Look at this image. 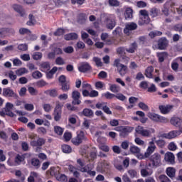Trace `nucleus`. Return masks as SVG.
<instances>
[{
  "label": "nucleus",
  "mask_w": 182,
  "mask_h": 182,
  "mask_svg": "<svg viewBox=\"0 0 182 182\" xmlns=\"http://www.w3.org/2000/svg\"><path fill=\"white\" fill-rule=\"evenodd\" d=\"M2 95L4 97H13V99H18V94L16 93L11 87H6L3 89Z\"/></svg>",
  "instance_id": "7"
},
{
  "label": "nucleus",
  "mask_w": 182,
  "mask_h": 182,
  "mask_svg": "<svg viewBox=\"0 0 182 182\" xmlns=\"http://www.w3.org/2000/svg\"><path fill=\"white\" fill-rule=\"evenodd\" d=\"M148 117L153 120L154 122H157L159 123H168V119L161 115L157 114L156 113H149Z\"/></svg>",
  "instance_id": "5"
},
{
  "label": "nucleus",
  "mask_w": 182,
  "mask_h": 182,
  "mask_svg": "<svg viewBox=\"0 0 182 182\" xmlns=\"http://www.w3.org/2000/svg\"><path fill=\"white\" fill-rule=\"evenodd\" d=\"M136 116H139V117H141L140 119H139V117H134L132 119L133 120H135L136 122H141V123H146L148 120L147 117H146V114L142 112V111H136Z\"/></svg>",
  "instance_id": "11"
},
{
  "label": "nucleus",
  "mask_w": 182,
  "mask_h": 182,
  "mask_svg": "<svg viewBox=\"0 0 182 182\" xmlns=\"http://www.w3.org/2000/svg\"><path fill=\"white\" fill-rule=\"evenodd\" d=\"M24 109L25 110H27L28 112H32L33 109H35V107L33 104H26L24 105Z\"/></svg>",
  "instance_id": "57"
},
{
  "label": "nucleus",
  "mask_w": 182,
  "mask_h": 182,
  "mask_svg": "<svg viewBox=\"0 0 182 182\" xmlns=\"http://www.w3.org/2000/svg\"><path fill=\"white\" fill-rule=\"evenodd\" d=\"M173 29V31H176V32H182V24L178 23L174 25Z\"/></svg>",
  "instance_id": "58"
},
{
  "label": "nucleus",
  "mask_w": 182,
  "mask_h": 182,
  "mask_svg": "<svg viewBox=\"0 0 182 182\" xmlns=\"http://www.w3.org/2000/svg\"><path fill=\"white\" fill-rule=\"evenodd\" d=\"M30 164L32 166V167L38 170V168L41 167V161L36 158H33L30 161Z\"/></svg>",
  "instance_id": "30"
},
{
  "label": "nucleus",
  "mask_w": 182,
  "mask_h": 182,
  "mask_svg": "<svg viewBox=\"0 0 182 182\" xmlns=\"http://www.w3.org/2000/svg\"><path fill=\"white\" fill-rule=\"evenodd\" d=\"M149 160L153 167H159L161 164V155L159 153H155L150 156Z\"/></svg>",
  "instance_id": "6"
},
{
  "label": "nucleus",
  "mask_w": 182,
  "mask_h": 182,
  "mask_svg": "<svg viewBox=\"0 0 182 182\" xmlns=\"http://www.w3.org/2000/svg\"><path fill=\"white\" fill-rule=\"evenodd\" d=\"M63 137H64L65 141H70V139H72V133L65 132Z\"/></svg>",
  "instance_id": "64"
},
{
  "label": "nucleus",
  "mask_w": 182,
  "mask_h": 182,
  "mask_svg": "<svg viewBox=\"0 0 182 182\" xmlns=\"http://www.w3.org/2000/svg\"><path fill=\"white\" fill-rule=\"evenodd\" d=\"M135 132L137 134L143 136V137H150V136H151V131H150V129H146L141 126H138L135 129Z\"/></svg>",
  "instance_id": "8"
},
{
  "label": "nucleus",
  "mask_w": 182,
  "mask_h": 182,
  "mask_svg": "<svg viewBox=\"0 0 182 182\" xmlns=\"http://www.w3.org/2000/svg\"><path fill=\"white\" fill-rule=\"evenodd\" d=\"M159 180L161 182H171L170 178H168V177H167L166 175H161L159 176Z\"/></svg>",
  "instance_id": "59"
},
{
  "label": "nucleus",
  "mask_w": 182,
  "mask_h": 182,
  "mask_svg": "<svg viewBox=\"0 0 182 182\" xmlns=\"http://www.w3.org/2000/svg\"><path fill=\"white\" fill-rule=\"evenodd\" d=\"M28 72V70L26 68H20L17 70H16V75L17 76H22L23 75H25Z\"/></svg>",
  "instance_id": "50"
},
{
  "label": "nucleus",
  "mask_w": 182,
  "mask_h": 182,
  "mask_svg": "<svg viewBox=\"0 0 182 182\" xmlns=\"http://www.w3.org/2000/svg\"><path fill=\"white\" fill-rule=\"evenodd\" d=\"M138 42L139 45H144V43L147 42V38H146V36H140L138 38Z\"/></svg>",
  "instance_id": "61"
},
{
  "label": "nucleus",
  "mask_w": 182,
  "mask_h": 182,
  "mask_svg": "<svg viewBox=\"0 0 182 182\" xmlns=\"http://www.w3.org/2000/svg\"><path fill=\"white\" fill-rule=\"evenodd\" d=\"M50 70V64L48 62H44L41 64V72H48Z\"/></svg>",
  "instance_id": "34"
},
{
  "label": "nucleus",
  "mask_w": 182,
  "mask_h": 182,
  "mask_svg": "<svg viewBox=\"0 0 182 182\" xmlns=\"http://www.w3.org/2000/svg\"><path fill=\"white\" fill-rule=\"evenodd\" d=\"M168 41L166 37H162L158 41V46H167Z\"/></svg>",
  "instance_id": "38"
},
{
  "label": "nucleus",
  "mask_w": 182,
  "mask_h": 182,
  "mask_svg": "<svg viewBox=\"0 0 182 182\" xmlns=\"http://www.w3.org/2000/svg\"><path fill=\"white\" fill-rule=\"evenodd\" d=\"M168 150H171V151H176L177 150V145L174 142H170L168 145Z\"/></svg>",
  "instance_id": "54"
},
{
  "label": "nucleus",
  "mask_w": 182,
  "mask_h": 182,
  "mask_svg": "<svg viewBox=\"0 0 182 182\" xmlns=\"http://www.w3.org/2000/svg\"><path fill=\"white\" fill-rule=\"evenodd\" d=\"M156 144H154V141H151L149 142V146H148L146 151L145 152V157L149 158L153 153H154L156 150Z\"/></svg>",
  "instance_id": "14"
},
{
  "label": "nucleus",
  "mask_w": 182,
  "mask_h": 182,
  "mask_svg": "<svg viewBox=\"0 0 182 182\" xmlns=\"http://www.w3.org/2000/svg\"><path fill=\"white\" fill-rule=\"evenodd\" d=\"M14 161L16 164H18V165L22 164V163L25 161V156L17 154L15 157Z\"/></svg>",
  "instance_id": "33"
},
{
  "label": "nucleus",
  "mask_w": 182,
  "mask_h": 182,
  "mask_svg": "<svg viewBox=\"0 0 182 182\" xmlns=\"http://www.w3.org/2000/svg\"><path fill=\"white\" fill-rule=\"evenodd\" d=\"M20 35H31V30L25 28H22L19 29Z\"/></svg>",
  "instance_id": "51"
},
{
  "label": "nucleus",
  "mask_w": 182,
  "mask_h": 182,
  "mask_svg": "<svg viewBox=\"0 0 182 182\" xmlns=\"http://www.w3.org/2000/svg\"><path fill=\"white\" fill-rule=\"evenodd\" d=\"M97 109H101L106 114H112V110L107 107V102H101L95 105Z\"/></svg>",
  "instance_id": "10"
},
{
  "label": "nucleus",
  "mask_w": 182,
  "mask_h": 182,
  "mask_svg": "<svg viewBox=\"0 0 182 182\" xmlns=\"http://www.w3.org/2000/svg\"><path fill=\"white\" fill-rule=\"evenodd\" d=\"M177 136H178L177 131H171L169 133L162 134V137L164 139H175Z\"/></svg>",
  "instance_id": "28"
},
{
  "label": "nucleus",
  "mask_w": 182,
  "mask_h": 182,
  "mask_svg": "<svg viewBox=\"0 0 182 182\" xmlns=\"http://www.w3.org/2000/svg\"><path fill=\"white\" fill-rule=\"evenodd\" d=\"M171 1H166L163 8L161 9V12L164 16H168L170 15V5H171Z\"/></svg>",
  "instance_id": "17"
},
{
  "label": "nucleus",
  "mask_w": 182,
  "mask_h": 182,
  "mask_svg": "<svg viewBox=\"0 0 182 182\" xmlns=\"http://www.w3.org/2000/svg\"><path fill=\"white\" fill-rule=\"evenodd\" d=\"M43 109H44L45 112L47 113H49L50 110H52V106L50 104H44L43 105Z\"/></svg>",
  "instance_id": "60"
},
{
  "label": "nucleus",
  "mask_w": 182,
  "mask_h": 182,
  "mask_svg": "<svg viewBox=\"0 0 182 182\" xmlns=\"http://www.w3.org/2000/svg\"><path fill=\"white\" fill-rule=\"evenodd\" d=\"M54 36H62L65 35V29L58 28L53 33Z\"/></svg>",
  "instance_id": "48"
},
{
  "label": "nucleus",
  "mask_w": 182,
  "mask_h": 182,
  "mask_svg": "<svg viewBox=\"0 0 182 182\" xmlns=\"http://www.w3.org/2000/svg\"><path fill=\"white\" fill-rule=\"evenodd\" d=\"M100 38L101 41H103L106 45H112L113 43V41L109 38V33H102Z\"/></svg>",
  "instance_id": "22"
},
{
  "label": "nucleus",
  "mask_w": 182,
  "mask_h": 182,
  "mask_svg": "<svg viewBox=\"0 0 182 182\" xmlns=\"http://www.w3.org/2000/svg\"><path fill=\"white\" fill-rule=\"evenodd\" d=\"M80 116H85V117H89L90 119H92L93 116H95V114L93 113V110L92 109L89 108H85L82 112H80Z\"/></svg>",
  "instance_id": "19"
},
{
  "label": "nucleus",
  "mask_w": 182,
  "mask_h": 182,
  "mask_svg": "<svg viewBox=\"0 0 182 182\" xmlns=\"http://www.w3.org/2000/svg\"><path fill=\"white\" fill-rule=\"evenodd\" d=\"M32 76H33V79H41V77H42L43 75H42V73L37 70L32 73Z\"/></svg>",
  "instance_id": "56"
},
{
  "label": "nucleus",
  "mask_w": 182,
  "mask_h": 182,
  "mask_svg": "<svg viewBox=\"0 0 182 182\" xmlns=\"http://www.w3.org/2000/svg\"><path fill=\"white\" fill-rule=\"evenodd\" d=\"M129 151H131V153L132 154H139V153H140V148H139L136 146L133 145V146H130Z\"/></svg>",
  "instance_id": "43"
},
{
  "label": "nucleus",
  "mask_w": 182,
  "mask_h": 182,
  "mask_svg": "<svg viewBox=\"0 0 182 182\" xmlns=\"http://www.w3.org/2000/svg\"><path fill=\"white\" fill-rule=\"evenodd\" d=\"M102 96H104V97L108 99L109 100L114 99V97H116V95L111 93L110 92H107L102 94Z\"/></svg>",
  "instance_id": "49"
},
{
  "label": "nucleus",
  "mask_w": 182,
  "mask_h": 182,
  "mask_svg": "<svg viewBox=\"0 0 182 182\" xmlns=\"http://www.w3.org/2000/svg\"><path fill=\"white\" fill-rule=\"evenodd\" d=\"M49 171H50V176H54L55 178H56V176H58V174L59 173V171H58V169H56L54 167L50 168Z\"/></svg>",
  "instance_id": "55"
},
{
  "label": "nucleus",
  "mask_w": 182,
  "mask_h": 182,
  "mask_svg": "<svg viewBox=\"0 0 182 182\" xmlns=\"http://www.w3.org/2000/svg\"><path fill=\"white\" fill-rule=\"evenodd\" d=\"M28 19L29 21L26 23V25L28 26H33V25L36 23V20H35V17H33V14H29Z\"/></svg>",
  "instance_id": "37"
},
{
  "label": "nucleus",
  "mask_w": 182,
  "mask_h": 182,
  "mask_svg": "<svg viewBox=\"0 0 182 182\" xmlns=\"http://www.w3.org/2000/svg\"><path fill=\"white\" fill-rule=\"evenodd\" d=\"M133 131V127L129 126L119 127V136L120 137H127L129 133H132Z\"/></svg>",
  "instance_id": "9"
},
{
  "label": "nucleus",
  "mask_w": 182,
  "mask_h": 182,
  "mask_svg": "<svg viewBox=\"0 0 182 182\" xmlns=\"http://www.w3.org/2000/svg\"><path fill=\"white\" fill-rule=\"evenodd\" d=\"M63 128L59 127V126H55L54 127V132L55 134H58V136H62L63 134Z\"/></svg>",
  "instance_id": "45"
},
{
  "label": "nucleus",
  "mask_w": 182,
  "mask_h": 182,
  "mask_svg": "<svg viewBox=\"0 0 182 182\" xmlns=\"http://www.w3.org/2000/svg\"><path fill=\"white\" fill-rule=\"evenodd\" d=\"M80 171L82 173H87L90 177H95L96 176V171L90 170L89 165L85 166V168H81Z\"/></svg>",
  "instance_id": "23"
},
{
  "label": "nucleus",
  "mask_w": 182,
  "mask_h": 182,
  "mask_svg": "<svg viewBox=\"0 0 182 182\" xmlns=\"http://www.w3.org/2000/svg\"><path fill=\"white\" fill-rule=\"evenodd\" d=\"M62 151L63 153L69 154V153H72V147L69 145L64 144L62 146Z\"/></svg>",
  "instance_id": "41"
},
{
  "label": "nucleus",
  "mask_w": 182,
  "mask_h": 182,
  "mask_svg": "<svg viewBox=\"0 0 182 182\" xmlns=\"http://www.w3.org/2000/svg\"><path fill=\"white\" fill-rule=\"evenodd\" d=\"M171 124L175 127H182V119L177 117H173L170 120Z\"/></svg>",
  "instance_id": "18"
},
{
  "label": "nucleus",
  "mask_w": 182,
  "mask_h": 182,
  "mask_svg": "<svg viewBox=\"0 0 182 182\" xmlns=\"http://www.w3.org/2000/svg\"><path fill=\"white\" fill-rule=\"evenodd\" d=\"M93 60L98 68H102V66H103V63H102V60L100 58L94 57Z\"/></svg>",
  "instance_id": "52"
},
{
  "label": "nucleus",
  "mask_w": 182,
  "mask_h": 182,
  "mask_svg": "<svg viewBox=\"0 0 182 182\" xmlns=\"http://www.w3.org/2000/svg\"><path fill=\"white\" fill-rule=\"evenodd\" d=\"M138 107L141 110H144V112H149V110L150 109V108H149L148 105H146V103H144V102H139L138 104Z\"/></svg>",
  "instance_id": "46"
},
{
  "label": "nucleus",
  "mask_w": 182,
  "mask_h": 182,
  "mask_svg": "<svg viewBox=\"0 0 182 182\" xmlns=\"http://www.w3.org/2000/svg\"><path fill=\"white\" fill-rule=\"evenodd\" d=\"M137 29V24L136 23H128L125 25V28H124V33L125 35H130L131 31H136Z\"/></svg>",
  "instance_id": "12"
},
{
  "label": "nucleus",
  "mask_w": 182,
  "mask_h": 182,
  "mask_svg": "<svg viewBox=\"0 0 182 182\" xmlns=\"http://www.w3.org/2000/svg\"><path fill=\"white\" fill-rule=\"evenodd\" d=\"M164 160L166 163H169V164H174L176 160L174 154L171 152H166L164 156Z\"/></svg>",
  "instance_id": "16"
},
{
  "label": "nucleus",
  "mask_w": 182,
  "mask_h": 182,
  "mask_svg": "<svg viewBox=\"0 0 182 182\" xmlns=\"http://www.w3.org/2000/svg\"><path fill=\"white\" fill-rule=\"evenodd\" d=\"M28 90L31 96H36V95H38V90L35 89L33 87H28Z\"/></svg>",
  "instance_id": "53"
},
{
  "label": "nucleus",
  "mask_w": 182,
  "mask_h": 182,
  "mask_svg": "<svg viewBox=\"0 0 182 182\" xmlns=\"http://www.w3.org/2000/svg\"><path fill=\"white\" fill-rule=\"evenodd\" d=\"M173 105H160L159 106V110L162 114H168V113H170L173 109Z\"/></svg>",
  "instance_id": "15"
},
{
  "label": "nucleus",
  "mask_w": 182,
  "mask_h": 182,
  "mask_svg": "<svg viewBox=\"0 0 182 182\" xmlns=\"http://www.w3.org/2000/svg\"><path fill=\"white\" fill-rule=\"evenodd\" d=\"M72 105H80L82 103V101H80V92L77 90H75L72 92Z\"/></svg>",
  "instance_id": "13"
},
{
  "label": "nucleus",
  "mask_w": 182,
  "mask_h": 182,
  "mask_svg": "<svg viewBox=\"0 0 182 182\" xmlns=\"http://www.w3.org/2000/svg\"><path fill=\"white\" fill-rule=\"evenodd\" d=\"M159 14H160V10L156 7H153L149 10V15L152 18H156L159 16Z\"/></svg>",
  "instance_id": "32"
},
{
  "label": "nucleus",
  "mask_w": 182,
  "mask_h": 182,
  "mask_svg": "<svg viewBox=\"0 0 182 182\" xmlns=\"http://www.w3.org/2000/svg\"><path fill=\"white\" fill-rule=\"evenodd\" d=\"M124 18L127 21H130V19L133 18V9H132V8L128 7L126 9L124 12Z\"/></svg>",
  "instance_id": "26"
},
{
  "label": "nucleus",
  "mask_w": 182,
  "mask_h": 182,
  "mask_svg": "<svg viewBox=\"0 0 182 182\" xmlns=\"http://www.w3.org/2000/svg\"><path fill=\"white\" fill-rule=\"evenodd\" d=\"M79 36H77V33H69L64 36V39L65 41H76Z\"/></svg>",
  "instance_id": "25"
},
{
  "label": "nucleus",
  "mask_w": 182,
  "mask_h": 182,
  "mask_svg": "<svg viewBox=\"0 0 182 182\" xmlns=\"http://www.w3.org/2000/svg\"><path fill=\"white\" fill-rule=\"evenodd\" d=\"M33 58L34 59V60H39V59H42V53L36 52L33 55Z\"/></svg>",
  "instance_id": "63"
},
{
  "label": "nucleus",
  "mask_w": 182,
  "mask_h": 182,
  "mask_svg": "<svg viewBox=\"0 0 182 182\" xmlns=\"http://www.w3.org/2000/svg\"><path fill=\"white\" fill-rule=\"evenodd\" d=\"M55 63L56 65H59L60 66H62V65H65V60H63V58H62V57H58L55 59Z\"/></svg>",
  "instance_id": "62"
},
{
  "label": "nucleus",
  "mask_w": 182,
  "mask_h": 182,
  "mask_svg": "<svg viewBox=\"0 0 182 182\" xmlns=\"http://www.w3.org/2000/svg\"><path fill=\"white\" fill-rule=\"evenodd\" d=\"M166 174L170 178H174L176 177V168L173 167H168L166 168Z\"/></svg>",
  "instance_id": "31"
},
{
  "label": "nucleus",
  "mask_w": 182,
  "mask_h": 182,
  "mask_svg": "<svg viewBox=\"0 0 182 182\" xmlns=\"http://www.w3.org/2000/svg\"><path fill=\"white\" fill-rule=\"evenodd\" d=\"M90 69H92V66H90L89 63H84L78 67L79 72H81L82 73H86V72H89Z\"/></svg>",
  "instance_id": "20"
},
{
  "label": "nucleus",
  "mask_w": 182,
  "mask_h": 182,
  "mask_svg": "<svg viewBox=\"0 0 182 182\" xmlns=\"http://www.w3.org/2000/svg\"><path fill=\"white\" fill-rule=\"evenodd\" d=\"M102 22L105 25L107 29H113L116 26V21L112 18V15L104 14H102Z\"/></svg>",
  "instance_id": "1"
},
{
  "label": "nucleus",
  "mask_w": 182,
  "mask_h": 182,
  "mask_svg": "<svg viewBox=\"0 0 182 182\" xmlns=\"http://www.w3.org/2000/svg\"><path fill=\"white\" fill-rule=\"evenodd\" d=\"M150 38H151V39H153L154 38H156V36H161L163 35V32L159 31H151L149 33Z\"/></svg>",
  "instance_id": "39"
},
{
  "label": "nucleus",
  "mask_w": 182,
  "mask_h": 182,
  "mask_svg": "<svg viewBox=\"0 0 182 182\" xmlns=\"http://www.w3.org/2000/svg\"><path fill=\"white\" fill-rule=\"evenodd\" d=\"M109 90L112 92V93H119V92H120V86L116 84H110Z\"/></svg>",
  "instance_id": "35"
},
{
  "label": "nucleus",
  "mask_w": 182,
  "mask_h": 182,
  "mask_svg": "<svg viewBox=\"0 0 182 182\" xmlns=\"http://www.w3.org/2000/svg\"><path fill=\"white\" fill-rule=\"evenodd\" d=\"M36 86L37 87H45V86H48V82L43 80H40L36 82Z\"/></svg>",
  "instance_id": "47"
},
{
  "label": "nucleus",
  "mask_w": 182,
  "mask_h": 182,
  "mask_svg": "<svg viewBox=\"0 0 182 182\" xmlns=\"http://www.w3.org/2000/svg\"><path fill=\"white\" fill-rule=\"evenodd\" d=\"M53 116L55 122H59L62 118V111H54Z\"/></svg>",
  "instance_id": "40"
},
{
  "label": "nucleus",
  "mask_w": 182,
  "mask_h": 182,
  "mask_svg": "<svg viewBox=\"0 0 182 182\" xmlns=\"http://www.w3.org/2000/svg\"><path fill=\"white\" fill-rule=\"evenodd\" d=\"M55 178L58 180V181H68V176H66L65 174H60L59 173L56 176Z\"/></svg>",
  "instance_id": "42"
},
{
  "label": "nucleus",
  "mask_w": 182,
  "mask_h": 182,
  "mask_svg": "<svg viewBox=\"0 0 182 182\" xmlns=\"http://www.w3.org/2000/svg\"><path fill=\"white\" fill-rule=\"evenodd\" d=\"M61 90L63 92H68V90H70V83L69 82H64L63 84H61Z\"/></svg>",
  "instance_id": "44"
},
{
  "label": "nucleus",
  "mask_w": 182,
  "mask_h": 182,
  "mask_svg": "<svg viewBox=\"0 0 182 182\" xmlns=\"http://www.w3.org/2000/svg\"><path fill=\"white\" fill-rule=\"evenodd\" d=\"M150 23V17L148 16H140L138 21V25L143 26V25H148Z\"/></svg>",
  "instance_id": "21"
},
{
  "label": "nucleus",
  "mask_w": 182,
  "mask_h": 182,
  "mask_svg": "<svg viewBox=\"0 0 182 182\" xmlns=\"http://www.w3.org/2000/svg\"><path fill=\"white\" fill-rule=\"evenodd\" d=\"M30 139H31V141H30L31 146L32 147H36V151L38 152L41 149H42V146L45 143H46V140L43 138H38L37 140L35 139V135L30 136Z\"/></svg>",
  "instance_id": "2"
},
{
  "label": "nucleus",
  "mask_w": 182,
  "mask_h": 182,
  "mask_svg": "<svg viewBox=\"0 0 182 182\" xmlns=\"http://www.w3.org/2000/svg\"><path fill=\"white\" fill-rule=\"evenodd\" d=\"M86 21H87V14L85 13H80L77 16L78 23L83 25V23H86Z\"/></svg>",
  "instance_id": "24"
},
{
  "label": "nucleus",
  "mask_w": 182,
  "mask_h": 182,
  "mask_svg": "<svg viewBox=\"0 0 182 182\" xmlns=\"http://www.w3.org/2000/svg\"><path fill=\"white\" fill-rule=\"evenodd\" d=\"M114 66L117 69V72L119 73L120 76H124L126 73L129 71V68L127 65L120 63L119 59H116L114 62Z\"/></svg>",
  "instance_id": "4"
},
{
  "label": "nucleus",
  "mask_w": 182,
  "mask_h": 182,
  "mask_svg": "<svg viewBox=\"0 0 182 182\" xmlns=\"http://www.w3.org/2000/svg\"><path fill=\"white\" fill-rule=\"evenodd\" d=\"M86 140H87V138L85 135V132L83 131H77L76 136L73 138L71 141L74 146H80V144H82Z\"/></svg>",
  "instance_id": "3"
},
{
  "label": "nucleus",
  "mask_w": 182,
  "mask_h": 182,
  "mask_svg": "<svg viewBox=\"0 0 182 182\" xmlns=\"http://www.w3.org/2000/svg\"><path fill=\"white\" fill-rule=\"evenodd\" d=\"M154 71V68L153 66L147 67L145 70V76L149 79H153V72Z\"/></svg>",
  "instance_id": "29"
},
{
  "label": "nucleus",
  "mask_w": 182,
  "mask_h": 182,
  "mask_svg": "<svg viewBox=\"0 0 182 182\" xmlns=\"http://www.w3.org/2000/svg\"><path fill=\"white\" fill-rule=\"evenodd\" d=\"M13 9H14L16 12L19 14L21 16H25V10H23L21 5L14 4Z\"/></svg>",
  "instance_id": "27"
},
{
  "label": "nucleus",
  "mask_w": 182,
  "mask_h": 182,
  "mask_svg": "<svg viewBox=\"0 0 182 182\" xmlns=\"http://www.w3.org/2000/svg\"><path fill=\"white\" fill-rule=\"evenodd\" d=\"M44 93L51 97H56V96H58V91L55 89L46 90Z\"/></svg>",
  "instance_id": "36"
}]
</instances>
